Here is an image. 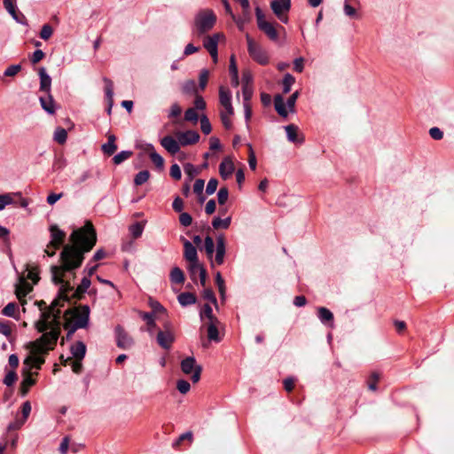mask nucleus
<instances>
[{
    "instance_id": "nucleus-45",
    "label": "nucleus",
    "mask_w": 454,
    "mask_h": 454,
    "mask_svg": "<svg viewBox=\"0 0 454 454\" xmlns=\"http://www.w3.org/2000/svg\"><path fill=\"white\" fill-rule=\"evenodd\" d=\"M150 177V172L148 170L139 171L134 177V184L137 186L145 184Z\"/></svg>"
},
{
    "instance_id": "nucleus-64",
    "label": "nucleus",
    "mask_w": 454,
    "mask_h": 454,
    "mask_svg": "<svg viewBox=\"0 0 454 454\" xmlns=\"http://www.w3.org/2000/svg\"><path fill=\"white\" fill-rule=\"evenodd\" d=\"M176 388L181 394H186L190 388V383L185 380H178L176 382Z\"/></svg>"
},
{
    "instance_id": "nucleus-6",
    "label": "nucleus",
    "mask_w": 454,
    "mask_h": 454,
    "mask_svg": "<svg viewBox=\"0 0 454 454\" xmlns=\"http://www.w3.org/2000/svg\"><path fill=\"white\" fill-rule=\"evenodd\" d=\"M181 370L182 372L188 375V374H192V381L193 383H196L200 380V374H201V372H202V367L201 365H199L197 364V362H196V359L194 356H187L186 358L183 359L181 361Z\"/></svg>"
},
{
    "instance_id": "nucleus-42",
    "label": "nucleus",
    "mask_w": 454,
    "mask_h": 454,
    "mask_svg": "<svg viewBox=\"0 0 454 454\" xmlns=\"http://www.w3.org/2000/svg\"><path fill=\"white\" fill-rule=\"evenodd\" d=\"M295 82V78L289 73L286 74L283 78V93L287 94L291 91L293 84Z\"/></svg>"
},
{
    "instance_id": "nucleus-14",
    "label": "nucleus",
    "mask_w": 454,
    "mask_h": 454,
    "mask_svg": "<svg viewBox=\"0 0 454 454\" xmlns=\"http://www.w3.org/2000/svg\"><path fill=\"white\" fill-rule=\"evenodd\" d=\"M181 239L184 242V258L188 262L199 261L198 252L195 246L184 237H182Z\"/></svg>"
},
{
    "instance_id": "nucleus-34",
    "label": "nucleus",
    "mask_w": 454,
    "mask_h": 454,
    "mask_svg": "<svg viewBox=\"0 0 454 454\" xmlns=\"http://www.w3.org/2000/svg\"><path fill=\"white\" fill-rule=\"evenodd\" d=\"M219 102L223 107L231 104V92L223 86L219 88Z\"/></svg>"
},
{
    "instance_id": "nucleus-24",
    "label": "nucleus",
    "mask_w": 454,
    "mask_h": 454,
    "mask_svg": "<svg viewBox=\"0 0 454 454\" xmlns=\"http://www.w3.org/2000/svg\"><path fill=\"white\" fill-rule=\"evenodd\" d=\"M70 352L76 360L81 361L85 356L86 345L84 344L83 341L78 340L71 346Z\"/></svg>"
},
{
    "instance_id": "nucleus-31",
    "label": "nucleus",
    "mask_w": 454,
    "mask_h": 454,
    "mask_svg": "<svg viewBox=\"0 0 454 454\" xmlns=\"http://www.w3.org/2000/svg\"><path fill=\"white\" fill-rule=\"evenodd\" d=\"M115 140L116 137L114 135H109L107 142L102 145L101 150L106 155L111 156L117 150Z\"/></svg>"
},
{
    "instance_id": "nucleus-53",
    "label": "nucleus",
    "mask_w": 454,
    "mask_h": 454,
    "mask_svg": "<svg viewBox=\"0 0 454 454\" xmlns=\"http://www.w3.org/2000/svg\"><path fill=\"white\" fill-rule=\"evenodd\" d=\"M57 306H60L59 301L58 300H54L51 302V308H49V309L41 312V315H40L41 318H40V320L45 319V322H49V319L51 318V314H52V310Z\"/></svg>"
},
{
    "instance_id": "nucleus-8",
    "label": "nucleus",
    "mask_w": 454,
    "mask_h": 454,
    "mask_svg": "<svg viewBox=\"0 0 454 454\" xmlns=\"http://www.w3.org/2000/svg\"><path fill=\"white\" fill-rule=\"evenodd\" d=\"M114 335L116 340V345L119 348L128 349L133 346V339L129 335V333L121 325H118L115 326Z\"/></svg>"
},
{
    "instance_id": "nucleus-35",
    "label": "nucleus",
    "mask_w": 454,
    "mask_h": 454,
    "mask_svg": "<svg viewBox=\"0 0 454 454\" xmlns=\"http://www.w3.org/2000/svg\"><path fill=\"white\" fill-rule=\"evenodd\" d=\"M231 223V217L228 216L224 219H221L219 216L214 217L212 221V227L215 230L224 229L227 230Z\"/></svg>"
},
{
    "instance_id": "nucleus-57",
    "label": "nucleus",
    "mask_w": 454,
    "mask_h": 454,
    "mask_svg": "<svg viewBox=\"0 0 454 454\" xmlns=\"http://www.w3.org/2000/svg\"><path fill=\"white\" fill-rule=\"evenodd\" d=\"M14 203L13 199L11 194L5 193L0 195V211H2L6 206L12 205Z\"/></svg>"
},
{
    "instance_id": "nucleus-52",
    "label": "nucleus",
    "mask_w": 454,
    "mask_h": 454,
    "mask_svg": "<svg viewBox=\"0 0 454 454\" xmlns=\"http://www.w3.org/2000/svg\"><path fill=\"white\" fill-rule=\"evenodd\" d=\"M229 198V190L227 187H221L217 192V201L219 205H224Z\"/></svg>"
},
{
    "instance_id": "nucleus-55",
    "label": "nucleus",
    "mask_w": 454,
    "mask_h": 454,
    "mask_svg": "<svg viewBox=\"0 0 454 454\" xmlns=\"http://www.w3.org/2000/svg\"><path fill=\"white\" fill-rule=\"evenodd\" d=\"M202 296L205 300L212 302L215 306V308L218 307L216 297L211 288H206L203 291Z\"/></svg>"
},
{
    "instance_id": "nucleus-26",
    "label": "nucleus",
    "mask_w": 454,
    "mask_h": 454,
    "mask_svg": "<svg viewBox=\"0 0 454 454\" xmlns=\"http://www.w3.org/2000/svg\"><path fill=\"white\" fill-rule=\"evenodd\" d=\"M103 80L106 84V86H105L106 98L108 101L107 114H111L112 107H113V104H114V102H113L114 84H113V82L106 77H105Z\"/></svg>"
},
{
    "instance_id": "nucleus-50",
    "label": "nucleus",
    "mask_w": 454,
    "mask_h": 454,
    "mask_svg": "<svg viewBox=\"0 0 454 454\" xmlns=\"http://www.w3.org/2000/svg\"><path fill=\"white\" fill-rule=\"evenodd\" d=\"M254 90L253 86L249 85L247 86L246 84L242 85V97H243V103H250V100L253 97Z\"/></svg>"
},
{
    "instance_id": "nucleus-51",
    "label": "nucleus",
    "mask_w": 454,
    "mask_h": 454,
    "mask_svg": "<svg viewBox=\"0 0 454 454\" xmlns=\"http://www.w3.org/2000/svg\"><path fill=\"white\" fill-rule=\"evenodd\" d=\"M200 129L205 135H208L212 131L211 123L205 114L200 117Z\"/></svg>"
},
{
    "instance_id": "nucleus-17",
    "label": "nucleus",
    "mask_w": 454,
    "mask_h": 454,
    "mask_svg": "<svg viewBox=\"0 0 454 454\" xmlns=\"http://www.w3.org/2000/svg\"><path fill=\"white\" fill-rule=\"evenodd\" d=\"M38 75L40 77V90L45 94H51V77L47 74L45 67L39 68Z\"/></svg>"
},
{
    "instance_id": "nucleus-1",
    "label": "nucleus",
    "mask_w": 454,
    "mask_h": 454,
    "mask_svg": "<svg viewBox=\"0 0 454 454\" xmlns=\"http://www.w3.org/2000/svg\"><path fill=\"white\" fill-rule=\"evenodd\" d=\"M69 244H67L60 252L61 265H51V280L59 286L58 301H69L68 294L74 291L69 282L64 280V274L80 268L84 260V254L90 252L97 243V235L93 225L87 222L79 229L74 230L69 236Z\"/></svg>"
},
{
    "instance_id": "nucleus-4",
    "label": "nucleus",
    "mask_w": 454,
    "mask_h": 454,
    "mask_svg": "<svg viewBox=\"0 0 454 454\" xmlns=\"http://www.w3.org/2000/svg\"><path fill=\"white\" fill-rule=\"evenodd\" d=\"M246 40L249 56L262 66L268 65L270 58L267 51L260 44L256 43L249 34L246 35Z\"/></svg>"
},
{
    "instance_id": "nucleus-63",
    "label": "nucleus",
    "mask_w": 454,
    "mask_h": 454,
    "mask_svg": "<svg viewBox=\"0 0 454 454\" xmlns=\"http://www.w3.org/2000/svg\"><path fill=\"white\" fill-rule=\"evenodd\" d=\"M21 70V65H11L4 72V76H14Z\"/></svg>"
},
{
    "instance_id": "nucleus-48",
    "label": "nucleus",
    "mask_w": 454,
    "mask_h": 454,
    "mask_svg": "<svg viewBox=\"0 0 454 454\" xmlns=\"http://www.w3.org/2000/svg\"><path fill=\"white\" fill-rule=\"evenodd\" d=\"M17 380H18V375H17L16 372L14 370H11L6 372V374L3 380V382L7 387H12L16 382Z\"/></svg>"
},
{
    "instance_id": "nucleus-28",
    "label": "nucleus",
    "mask_w": 454,
    "mask_h": 454,
    "mask_svg": "<svg viewBox=\"0 0 454 454\" xmlns=\"http://www.w3.org/2000/svg\"><path fill=\"white\" fill-rule=\"evenodd\" d=\"M274 107L276 112L283 118H286L288 111L286 110V103L281 95L278 94L274 98Z\"/></svg>"
},
{
    "instance_id": "nucleus-21",
    "label": "nucleus",
    "mask_w": 454,
    "mask_h": 454,
    "mask_svg": "<svg viewBox=\"0 0 454 454\" xmlns=\"http://www.w3.org/2000/svg\"><path fill=\"white\" fill-rule=\"evenodd\" d=\"M24 378L20 386V394L22 397L26 396L29 391V387L35 384V380L32 378L29 372L23 371Z\"/></svg>"
},
{
    "instance_id": "nucleus-30",
    "label": "nucleus",
    "mask_w": 454,
    "mask_h": 454,
    "mask_svg": "<svg viewBox=\"0 0 454 454\" xmlns=\"http://www.w3.org/2000/svg\"><path fill=\"white\" fill-rule=\"evenodd\" d=\"M177 301L181 306L187 307L195 304L197 301V297L192 293L184 292L177 296Z\"/></svg>"
},
{
    "instance_id": "nucleus-59",
    "label": "nucleus",
    "mask_w": 454,
    "mask_h": 454,
    "mask_svg": "<svg viewBox=\"0 0 454 454\" xmlns=\"http://www.w3.org/2000/svg\"><path fill=\"white\" fill-rule=\"evenodd\" d=\"M199 115L194 108H188L184 113V120L187 121H198Z\"/></svg>"
},
{
    "instance_id": "nucleus-19",
    "label": "nucleus",
    "mask_w": 454,
    "mask_h": 454,
    "mask_svg": "<svg viewBox=\"0 0 454 454\" xmlns=\"http://www.w3.org/2000/svg\"><path fill=\"white\" fill-rule=\"evenodd\" d=\"M161 146L166 149L169 153L176 154L180 150V143L171 136H165L160 139Z\"/></svg>"
},
{
    "instance_id": "nucleus-43",
    "label": "nucleus",
    "mask_w": 454,
    "mask_h": 454,
    "mask_svg": "<svg viewBox=\"0 0 454 454\" xmlns=\"http://www.w3.org/2000/svg\"><path fill=\"white\" fill-rule=\"evenodd\" d=\"M18 305L15 302H9L2 310V314L5 317L17 318L16 314Z\"/></svg>"
},
{
    "instance_id": "nucleus-46",
    "label": "nucleus",
    "mask_w": 454,
    "mask_h": 454,
    "mask_svg": "<svg viewBox=\"0 0 454 454\" xmlns=\"http://www.w3.org/2000/svg\"><path fill=\"white\" fill-rule=\"evenodd\" d=\"M25 268L26 271H27V278L32 280L34 284H36L40 279L37 268H31L28 263L25 265Z\"/></svg>"
},
{
    "instance_id": "nucleus-47",
    "label": "nucleus",
    "mask_w": 454,
    "mask_h": 454,
    "mask_svg": "<svg viewBox=\"0 0 454 454\" xmlns=\"http://www.w3.org/2000/svg\"><path fill=\"white\" fill-rule=\"evenodd\" d=\"M144 231V225L141 223H135L129 226V232L134 239H138L142 236Z\"/></svg>"
},
{
    "instance_id": "nucleus-62",
    "label": "nucleus",
    "mask_w": 454,
    "mask_h": 454,
    "mask_svg": "<svg viewBox=\"0 0 454 454\" xmlns=\"http://www.w3.org/2000/svg\"><path fill=\"white\" fill-rule=\"evenodd\" d=\"M218 185V180L216 178H211L207 182V187H206V193L207 195H212L215 192Z\"/></svg>"
},
{
    "instance_id": "nucleus-49",
    "label": "nucleus",
    "mask_w": 454,
    "mask_h": 454,
    "mask_svg": "<svg viewBox=\"0 0 454 454\" xmlns=\"http://www.w3.org/2000/svg\"><path fill=\"white\" fill-rule=\"evenodd\" d=\"M50 328H51V325L49 322H45V319L38 320L35 323V329L37 330L38 333H43V334H44L46 333H50L51 330L54 329V328H51L50 331H48ZM57 329L59 331V328H57Z\"/></svg>"
},
{
    "instance_id": "nucleus-60",
    "label": "nucleus",
    "mask_w": 454,
    "mask_h": 454,
    "mask_svg": "<svg viewBox=\"0 0 454 454\" xmlns=\"http://www.w3.org/2000/svg\"><path fill=\"white\" fill-rule=\"evenodd\" d=\"M209 72L207 69H202L200 73L199 85L201 90H204L207 86L208 80Z\"/></svg>"
},
{
    "instance_id": "nucleus-27",
    "label": "nucleus",
    "mask_w": 454,
    "mask_h": 454,
    "mask_svg": "<svg viewBox=\"0 0 454 454\" xmlns=\"http://www.w3.org/2000/svg\"><path fill=\"white\" fill-rule=\"evenodd\" d=\"M229 72L231 76V85L233 87H238L239 84V69L236 64V59L234 55H231L230 58V65H229Z\"/></svg>"
},
{
    "instance_id": "nucleus-54",
    "label": "nucleus",
    "mask_w": 454,
    "mask_h": 454,
    "mask_svg": "<svg viewBox=\"0 0 454 454\" xmlns=\"http://www.w3.org/2000/svg\"><path fill=\"white\" fill-rule=\"evenodd\" d=\"M184 173L188 176L189 182L192 181L196 175H198V169L192 163H186L184 167Z\"/></svg>"
},
{
    "instance_id": "nucleus-7",
    "label": "nucleus",
    "mask_w": 454,
    "mask_h": 454,
    "mask_svg": "<svg viewBox=\"0 0 454 454\" xmlns=\"http://www.w3.org/2000/svg\"><path fill=\"white\" fill-rule=\"evenodd\" d=\"M223 36V35L221 33H215L210 36H207L203 42L204 48L208 51L215 63L218 60V42L220 37Z\"/></svg>"
},
{
    "instance_id": "nucleus-5",
    "label": "nucleus",
    "mask_w": 454,
    "mask_h": 454,
    "mask_svg": "<svg viewBox=\"0 0 454 454\" xmlns=\"http://www.w3.org/2000/svg\"><path fill=\"white\" fill-rule=\"evenodd\" d=\"M255 16L258 28L262 31L270 41L275 43L278 42V32L276 26L273 23L265 20L264 14L259 6L255 8Z\"/></svg>"
},
{
    "instance_id": "nucleus-56",
    "label": "nucleus",
    "mask_w": 454,
    "mask_h": 454,
    "mask_svg": "<svg viewBox=\"0 0 454 454\" xmlns=\"http://www.w3.org/2000/svg\"><path fill=\"white\" fill-rule=\"evenodd\" d=\"M179 223L184 227H188L192 223V217L187 212H181L180 215H179Z\"/></svg>"
},
{
    "instance_id": "nucleus-58",
    "label": "nucleus",
    "mask_w": 454,
    "mask_h": 454,
    "mask_svg": "<svg viewBox=\"0 0 454 454\" xmlns=\"http://www.w3.org/2000/svg\"><path fill=\"white\" fill-rule=\"evenodd\" d=\"M52 33H53V29H52L51 26L50 24H44L42 27V29L40 32V37L43 40L46 41L52 35Z\"/></svg>"
},
{
    "instance_id": "nucleus-44",
    "label": "nucleus",
    "mask_w": 454,
    "mask_h": 454,
    "mask_svg": "<svg viewBox=\"0 0 454 454\" xmlns=\"http://www.w3.org/2000/svg\"><path fill=\"white\" fill-rule=\"evenodd\" d=\"M53 138L59 145L65 144L67 138V130L63 128H57L54 131Z\"/></svg>"
},
{
    "instance_id": "nucleus-16",
    "label": "nucleus",
    "mask_w": 454,
    "mask_h": 454,
    "mask_svg": "<svg viewBox=\"0 0 454 454\" xmlns=\"http://www.w3.org/2000/svg\"><path fill=\"white\" fill-rule=\"evenodd\" d=\"M90 309L89 305L81 306V313L75 317L74 324L76 327L86 328L89 325Z\"/></svg>"
},
{
    "instance_id": "nucleus-18",
    "label": "nucleus",
    "mask_w": 454,
    "mask_h": 454,
    "mask_svg": "<svg viewBox=\"0 0 454 454\" xmlns=\"http://www.w3.org/2000/svg\"><path fill=\"white\" fill-rule=\"evenodd\" d=\"M317 317L323 325L333 328L334 317L330 309L325 307H319L317 309Z\"/></svg>"
},
{
    "instance_id": "nucleus-9",
    "label": "nucleus",
    "mask_w": 454,
    "mask_h": 454,
    "mask_svg": "<svg viewBox=\"0 0 454 454\" xmlns=\"http://www.w3.org/2000/svg\"><path fill=\"white\" fill-rule=\"evenodd\" d=\"M3 4L5 10L16 22L25 26L28 25L26 16L23 13L18 12L17 7L12 0H3Z\"/></svg>"
},
{
    "instance_id": "nucleus-11",
    "label": "nucleus",
    "mask_w": 454,
    "mask_h": 454,
    "mask_svg": "<svg viewBox=\"0 0 454 454\" xmlns=\"http://www.w3.org/2000/svg\"><path fill=\"white\" fill-rule=\"evenodd\" d=\"M156 340L162 348L168 350L175 341V335L171 331L160 330L157 333Z\"/></svg>"
},
{
    "instance_id": "nucleus-40",
    "label": "nucleus",
    "mask_w": 454,
    "mask_h": 454,
    "mask_svg": "<svg viewBox=\"0 0 454 454\" xmlns=\"http://www.w3.org/2000/svg\"><path fill=\"white\" fill-rule=\"evenodd\" d=\"M200 320H203L204 317H207L209 319V322H218V319L213 314V309L211 306L207 303L204 304L203 309L200 314Z\"/></svg>"
},
{
    "instance_id": "nucleus-22",
    "label": "nucleus",
    "mask_w": 454,
    "mask_h": 454,
    "mask_svg": "<svg viewBox=\"0 0 454 454\" xmlns=\"http://www.w3.org/2000/svg\"><path fill=\"white\" fill-rule=\"evenodd\" d=\"M32 290L30 285L27 282L25 278H20V283L16 286L15 294L19 300L25 298Z\"/></svg>"
},
{
    "instance_id": "nucleus-33",
    "label": "nucleus",
    "mask_w": 454,
    "mask_h": 454,
    "mask_svg": "<svg viewBox=\"0 0 454 454\" xmlns=\"http://www.w3.org/2000/svg\"><path fill=\"white\" fill-rule=\"evenodd\" d=\"M286 137L292 143H302V140L298 138V127L294 124H289L285 127Z\"/></svg>"
},
{
    "instance_id": "nucleus-41",
    "label": "nucleus",
    "mask_w": 454,
    "mask_h": 454,
    "mask_svg": "<svg viewBox=\"0 0 454 454\" xmlns=\"http://www.w3.org/2000/svg\"><path fill=\"white\" fill-rule=\"evenodd\" d=\"M148 304L152 309L150 313H153L154 317L156 314H167V309L158 301L150 298Z\"/></svg>"
},
{
    "instance_id": "nucleus-3",
    "label": "nucleus",
    "mask_w": 454,
    "mask_h": 454,
    "mask_svg": "<svg viewBox=\"0 0 454 454\" xmlns=\"http://www.w3.org/2000/svg\"><path fill=\"white\" fill-rule=\"evenodd\" d=\"M216 22V16L210 9L200 11L195 18L192 33L198 36L203 35L211 30Z\"/></svg>"
},
{
    "instance_id": "nucleus-29",
    "label": "nucleus",
    "mask_w": 454,
    "mask_h": 454,
    "mask_svg": "<svg viewBox=\"0 0 454 454\" xmlns=\"http://www.w3.org/2000/svg\"><path fill=\"white\" fill-rule=\"evenodd\" d=\"M138 314H139V317L144 321H145L147 327H148L147 328L148 333L151 335H153L154 329L157 328V325L155 323V317L153 316V313L139 311Z\"/></svg>"
},
{
    "instance_id": "nucleus-10",
    "label": "nucleus",
    "mask_w": 454,
    "mask_h": 454,
    "mask_svg": "<svg viewBox=\"0 0 454 454\" xmlns=\"http://www.w3.org/2000/svg\"><path fill=\"white\" fill-rule=\"evenodd\" d=\"M50 231L51 239L48 245V247H52L55 249H59L61 246L64 247L66 246L63 245L66 237L65 231L60 230L57 225H51L50 227Z\"/></svg>"
},
{
    "instance_id": "nucleus-23",
    "label": "nucleus",
    "mask_w": 454,
    "mask_h": 454,
    "mask_svg": "<svg viewBox=\"0 0 454 454\" xmlns=\"http://www.w3.org/2000/svg\"><path fill=\"white\" fill-rule=\"evenodd\" d=\"M146 147L147 150L150 151L149 157L152 162L158 169L162 170L164 168V159L162 156L154 150V146L152 144H147Z\"/></svg>"
},
{
    "instance_id": "nucleus-37",
    "label": "nucleus",
    "mask_w": 454,
    "mask_h": 454,
    "mask_svg": "<svg viewBox=\"0 0 454 454\" xmlns=\"http://www.w3.org/2000/svg\"><path fill=\"white\" fill-rule=\"evenodd\" d=\"M169 278L174 284H182L184 281V271L179 267H174L171 270Z\"/></svg>"
},
{
    "instance_id": "nucleus-32",
    "label": "nucleus",
    "mask_w": 454,
    "mask_h": 454,
    "mask_svg": "<svg viewBox=\"0 0 454 454\" xmlns=\"http://www.w3.org/2000/svg\"><path fill=\"white\" fill-rule=\"evenodd\" d=\"M218 322H209L207 325V338L210 341L220 342L221 338L219 336V331L217 329Z\"/></svg>"
},
{
    "instance_id": "nucleus-25",
    "label": "nucleus",
    "mask_w": 454,
    "mask_h": 454,
    "mask_svg": "<svg viewBox=\"0 0 454 454\" xmlns=\"http://www.w3.org/2000/svg\"><path fill=\"white\" fill-rule=\"evenodd\" d=\"M47 98L40 97L39 101L42 108L49 114H54L56 112L55 101L51 94H46Z\"/></svg>"
},
{
    "instance_id": "nucleus-13",
    "label": "nucleus",
    "mask_w": 454,
    "mask_h": 454,
    "mask_svg": "<svg viewBox=\"0 0 454 454\" xmlns=\"http://www.w3.org/2000/svg\"><path fill=\"white\" fill-rule=\"evenodd\" d=\"M225 254H226L225 239H224V236L223 234H221L216 238L215 262L217 265H222L224 262Z\"/></svg>"
},
{
    "instance_id": "nucleus-2",
    "label": "nucleus",
    "mask_w": 454,
    "mask_h": 454,
    "mask_svg": "<svg viewBox=\"0 0 454 454\" xmlns=\"http://www.w3.org/2000/svg\"><path fill=\"white\" fill-rule=\"evenodd\" d=\"M59 336V331L53 329L50 333L43 334L40 338L34 341H30L27 345L31 350L32 356H27L24 360L27 366L26 371L29 372L32 366L40 369L45 360L41 355L47 354L49 350L54 348Z\"/></svg>"
},
{
    "instance_id": "nucleus-38",
    "label": "nucleus",
    "mask_w": 454,
    "mask_h": 454,
    "mask_svg": "<svg viewBox=\"0 0 454 454\" xmlns=\"http://www.w3.org/2000/svg\"><path fill=\"white\" fill-rule=\"evenodd\" d=\"M133 154V152L132 151H129V150H123V151H121L120 153H118L117 154H115L113 158V162L114 164L115 165H120L121 164L123 161L127 160L128 159H129Z\"/></svg>"
},
{
    "instance_id": "nucleus-36",
    "label": "nucleus",
    "mask_w": 454,
    "mask_h": 454,
    "mask_svg": "<svg viewBox=\"0 0 454 454\" xmlns=\"http://www.w3.org/2000/svg\"><path fill=\"white\" fill-rule=\"evenodd\" d=\"M205 268L200 263V261L190 262L188 265V271L193 282L196 281L197 274L200 275L201 270Z\"/></svg>"
},
{
    "instance_id": "nucleus-39",
    "label": "nucleus",
    "mask_w": 454,
    "mask_h": 454,
    "mask_svg": "<svg viewBox=\"0 0 454 454\" xmlns=\"http://www.w3.org/2000/svg\"><path fill=\"white\" fill-rule=\"evenodd\" d=\"M204 249L208 259L211 260L215 250V246L213 238L208 235L205 238L204 240Z\"/></svg>"
},
{
    "instance_id": "nucleus-15",
    "label": "nucleus",
    "mask_w": 454,
    "mask_h": 454,
    "mask_svg": "<svg viewBox=\"0 0 454 454\" xmlns=\"http://www.w3.org/2000/svg\"><path fill=\"white\" fill-rule=\"evenodd\" d=\"M235 170L234 164L230 157H225L219 165V174L223 180L228 179Z\"/></svg>"
},
{
    "instance_id": "nucleus-61",
    "label": "nucleus",
    "mask_w": 454,
    "mask_h": 454,
    "mask_svg": "<svg viewBox=\"0 0 454 454\" xmlns=\"http://www.w3.org/2000/svg\"><path fill=\"white\" fill-rule=\"evenodd\" d=\"M299 95H300L299 91L296 90L286 100V106L289 108V111L291 113L294 112L295 103H296V100H297Z\"/></svg>"
},
{
    "instance_id": "nucleus-12",
    "label": "nucleus",
    "mask_w": 454,
    "mask_h": 454,
    "mask_svg": "<svg viewBox=\"0 0 454 454\" xmlns=\"http://www.w3.org/2000/svg\"><path fill=\"white\" fill-rule=\"evenodd\" d=\"M178 141L182 146L194 145L200 140V134L195 130H186L177 135Z\"/></svg>"
},
{
    "instance_id": "nucleus-20",
    "label": "nucleus",
    "mask_w": 454,
    "mask_h": 454,
    "mask_svg": "<svg viewBox=\"0 0 454 454\" xmlns=\"http://www.w3.org/2000/svg\"><path fill=\"white\" fill-rule=\"evenodd\" d=\"M291 5V0H273L270 2V8L276 16H279L281 12H288Z\"/></svg>"
}]
</instances>
